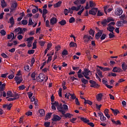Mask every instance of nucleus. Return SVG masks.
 Wrapping results in <instances>:
<instances>
[{
	"label": "nucleus",
	"instance_id": "nucleus-21",
	"mask_svg": "<svg viewBox=\"0 0 127 127\" xmlns=\"http://www.w3.org/2000/svg\"><path fill=\"white\" fill-rule=\"evenodd\" d=\"M39 113L40 114L41 117H43L45 116V111L44 109H40L39 110Z\"/></svg>",
	"mask_w": 127,
	"mask_h": 127
},
{
	"label": "nucleus",
	"instance_id": "nucleus-56",
	"mask_svg": "<svg viewBox=\"0 0 127 127\" xmlns=\"http://www.w3.org/2000/svg\"><path fill=\"white\" fill-rule=\"evenodd\" d=\"M11 107H12V104L10 103L9 105H7V109L9 111L10 110V109H11Z\"/></svg>",
	"mask_w": 127,
	"mask_h": 127
},
{
	"label": "nucleus",
	"instance_id": "nucleus-64",
	"mask_svg": "<svg viewBox=\"0 0 127 127\" xmlns=\"http://www.w3.org/2000/svg\"><path fill=\"white\" fill-rule=\"evenodd\" d=\"M27 94L28 95L29 98L31 99V98H32V96H33V93L28 92Z\"/></svg>",
	"mask_w": 127,
	"mask_h": 127
},
{
	"label": "nucleus",
	"instance_id": "nucleus-11",
	"mask_svg": "<svg viewBox=\"0 0 127 127\" xmlns=\"http://www.w3.org/2000/svg\"><path fill=\"white\" fill-rule=\"evenodd\" d=\"M107 29L110 32H111L113 34H115L114 33V30H115V27H113L112 26H108V27L107 28Z\"/></svg>",
	"mask_w": 127,
	"mask_h": 127
},
{
	"label": "nucleus",
	"instance_id": "nucleus-9",
	"mask_svg": "<svg viewBox=\"0 0 127 127\" xmlns=\"http://www.w3.org/2000/svg\"><path fill=\"white\" fill-rule=\"evenodd\" d=\"M57 23V19L54 17H53L50 20L51 25H54Z\"/></svg>",
	"mask_w": 127,
	"mask_h": 127
},
{
	"label": "nucleus",
	"instance_id": "nucleus-24",
	"mask_svg": "<svg viewBox=\"0 0 127 127\" xmlns=\"http://www.w3.org/2000/svg\"><path fill=\"white\" fill-rule=\"evenodd\" d=\"M81 82L84 84V85H86L89 83V81L84 78H81Z\"/></svg>",
	"mask_w": 127,
	"mask_h": 127
},
{
	"label": "nucleus",
	"instance_id": "nucleus-13",
	"mask_svg": "<svg viewBox=\"0 0 127 127\" xmlns=\"http://www.w3.org/2000/svg\"><path fill=\"white\" fill-rule=\"evenodd\" d=\"M111 121L114 125L122 126V123L121 121H120V120H118L117 122H116L114 119H111Z\"/></svg>",
	"mask_w": 127,
	"mask_h": 127
},
{
	"label": "nucleus",
	"instance_id": "nucleus-40",
	"mask_svg": "<svg viewBox=\"0 0 127 127\" xmlns=\"http://www.w3.org/2000/svg\"><path fill=\"white\" fill-rule=\"evenodd\" d=\"M6 95L8 97H12V92H11V91H7L6 92Z\"/></svg>",
	"mask_w": 127,
	"mask_h": 127
},
{
	"label": "nucleus",
	"instance_id": "nucleus-42",
	"mask_svg": "<svg viewBox=\"0 0 127 127\" xmlns=\"http://www.w3.org/2000/svg\"><path fill=\"white\" fill-rule=\"evenodd\" d=\"M102 15H104V13L101 11L98 10L97 12V16H102Z\"/></svg>",
	"mask_w": 127,
	"mask_h": 127
},
{
	"label": "nucleus",
	"instance_id": "nucleus-32",
	"mask_svg": "<svg viewBox=\"0 0 127 127\" xmlns=\"http://www.w3.org/2000/svg\"><path fill=\"white\" fill-rule=\"evenodd\" d=\"M34 39V37H30L29 38H28L26 40V41L27 42H32V41Z\"/></svg>",
	"mask_w": 127,
	"mask_h": 127
},
{
	"label": "nucleus",
	"instance_id": "nucleus-55",
	"mask_svg": "<svg viewBox=\"0 0 127 127\" xmlns=\"http://www.w3.org/2000/svg\"><path fill=\"white\" fill-rule=\"evenodd\" d=\"M100 120L102 121V122H104V121L107 120V118H106V117L103 115L102 117L100 118Z\"/></svg>",
	"mask_w": 127,
	"mask_h": 127
},
{
	"label": "nucleus",
	"instance_id": "nucleus-51",
	"mask_svg": "<svg viewBox=\"0 0 127 127\" xmlns=\"http://www.w3.org/2000/svg\"><path fill=\"white\" fill-rule=\"evenodd\" d=\"M64 15H68V13H69V10L68 9H64Z\"/></svg>",
	"mask_w": 127,
	"mask_h": 127
},
{
	"label": "nucleus",
	"instance_id": "nucleus-39",
	"mask_svg": "<svg viewBox=\"0 0 127 127\" xmlns=\"http://www.w3.org/2000/svg\"><path fill=\"white\" fill-rule=\"evenodd\" d=\"M106 36H107L106 34H102L100 39H101V40H105V39H106Z\"/></svg>",
	"mask_w": 127,
	"mask_h": 127
},
{
	"label": "nucleus",
	"instance_id": "nucleus-37",
	"mask_svg": "<svg viewBox=\"0 0 127 127\" xmlns=\"http://www.w3.org/2000/svg\"><path fill=\"white\" fill-rule=\"evenodd\" d=\"M21 23L23 24V25H26V24L28 23V21H27L26 20H22L21 21Z\"/></svg>",
	"mask_w": 127,
	"mask_h": 127
},
{
	"label": "nucleus",
	"instance_id": "nucleus-18",
	"mask_svg": "<svg viewBox=\"0 0 127 127\" xmlns=\"http://www.w3.org/2000/svg\"><path fill=\"white\" fill-rule=\"evenodd\" d=\"M51 105H55V106H56V107H57V110H58V108L60 106H62L63 107V105H62V104H61L60 105H59V103L58 102H56L55 101L54 103H52Z\"/></svg>",
	"mask_w": 127,
	"mask_h": 127
},
{
	"label": "nucleus",
	"instance_id": "nucleus-61",
	"mask_svg": "<svg viewBox=\"0 0 127 127\" xmlns=\"http://www.w3.org/2000/svg\"><path fill=\"white\" fill-rule=\"evenodd\" d=\"M1 56L3 57V58H7L8 57L6 54H5L4 53H3L1 54Z\"/></svg>",
	"mask_w": 127,
	"mask_h": 127
},
{
	"label": "nucleus",
	"instance_id": "nucleus-22",
	"mask_svg": "<svg viewBox=\"0 0 127 127\" xmlns=\"http://www.w3.org/2000/svg\"><path fill=\"white\" fill-rule=\"evenodd\" d=\"M107 23H108V20H107V19H104L101 22V24L103 26H106L107 25Z\"/></svg>",
	"mask_w": 127,
	"mask_h": 127
},
{
	"label": "nucleus",
	"instance_id": "nucleus-8",
	"mask_svg": "<svg viewBox=\"0 0 127 127\" xmlns=\"http://www.w3.org/2000/svg\"><path fill=\"white\" fill-rule=\"evenodd\" d=\"M103 32H104V30H100L99 32L96 33L95 35L96 39H99L100 37L102 36V35L103 34Z\"/></svg>",
	"mask_w": 127,
	"mask_h": 127
},
{
	"label": "nucleus",
	"instance_id": "nucleus-6",
	"mask_svg": "<svg viewBox=\"0 0 127 127\" xmlns=\"http://www.w3.org/2000/svg\"><path fill=\"white\" fill-rule=\"evenodd\" d=\"M112 71L115 73H121V72H123V69H122V68L120 67L115 66L113 68Z\"/></svg>",
	"mask_w": 127,
	"mask_h": 127
},
{
	"label": "nucleus",
	"instance_id": "nucleus-30",
	"mask_svg": "<svg viewBox=\"0 0 127 127\" xmlns=\"http://www.w3.org/2000/svg\"><path fill=\"white\" fill-rule=\"evenodd\" d=\"M97 73L100 77V78H103V74L102 71L100 69H97Z\"/></svg>",
	"mask_w": 127,
	"mask_h": 127
},
{
	"label": "nucleus",
	"instance_id": "nucleus-23",
	"mask_svg": "<svg viewBox=\"0 0 127 127\" xmlns=\"http://www.w3.org/2000/svg\"><path fill=\"white\" fill-rule=\"evenodd\" d=\"M1 6L3 8V7H5L6 6V3L4 0H1Z\"/></svg>",
	"mask_w": 127,
	"mask_h": 127
},
{
	"label": "nucleus",
	"instance_id": "nucleus-28",
	"mask_svg": "<svg viewBox=\"0 0 127 127\" xmlns=\"http://www.w3.org/2000/svg\"><path fill=\"white\" fill-rule=\"evenodd\" d=\"M69 46L70 47H76V46H77V44L74 42H70L69 43Z\"/></svg>",
	"mask_w": 127,
	"mask_h": 127
},
{
	"label": "nucleus",
	"instance_id": "nucleus-27",
	"mask_svg": "<svg viewBox=\"0 0 127 127\" xmlns=\"http://www.w3.org/2000/svg\"><path fill=\"white\" fill-rule=\"evenodd\" d=\"M89 33L90 35H92V36L94 37V36L95 35V31L92 29H90L89 31Z\"/></svg>",
	"mask_w": 127,
	"mask_h": 127
},
{
	"label": "nucleus",
	"instance_id": "nucleus-60",
	"mask_svg": "<svg viewBox=\"0 0 127 127\" xmlns=\"http://www.w3.org/2000/svg\"><path fill=\"white\" fill-rule=\"evenodd\" d=\"M109 38H114L115 37V35L113 34L112 33H110L109 34Z\"/></svg>",
	"mask_w": 127,
	"mask_h": 127
},
{
	"label": "nucleus",
	"instance_id": "nucleus-2",
	"mask_svg": "<svg viewBox=\"0 0 127 127\" xmlns=\"http://www.w3.org/2000/svg\"><path fill=\"white\" fill-rule=\"evenodd\" d=\"M37 82H43L44 79H45V76L42 73H40L39 76L37 77Z\"/></svg>",
	"mask_w": 127,
	"mask_h": 127
},
{
	"label": "nucleus",
	"instance_id": "nucleus-57",
	"mask_svg": "<svg viewBox=\"0 0 127 127\" xmlns=\"http://www.w3.org/2000/svg\"><path fill=\"white\" fill-rule=\"evenodd\" d=\"M95 106L97 110H100L101 108H102V104H100V105H98V104H96Z\"/></svg>",
	"mask_w": 127,
	"mask_h": 127
},
{
	"label": "nucleus",
	"instance_id": "nucleus-20",
	"mask_svg": "<svg viewBox=\"0 0 127 127\" xmlns=\"http://www.w3.org/2000/svg\"><path fill=\"white\" fill-rule=\"evenodd\" d=\"M80 120L83 122V123H85L86 124H88V123L90 122V120H87V118H85L84 117H81Z\"/></svg>",
	"mask_w": 127,
	"mask_h": 127
},
{
	"label": "nucleus",
	"instance_id": "nucleus-47",
	"mask_svg": "<svg viewBox=\"0 0 127 127\" xmlns=\"http://www.w3.org/2000/svg\"><path fill=\"white\" fill-rule=\"evenodd\" d=\"M103 97V94L102 93H99L97 95V100H101Z\"/></svg>",
	"mask_w": 127,
	"mask_h": 127
},
{
	"label": "nucleus",
	"instance_id": "nucleus-15",
	"mask_svg": "<svg viewBox=\"0 0 127 127\" xmlns=\"http://www.w3.org/2000/svg\"><path fill=\"white\" fill-rule=\"evenodd\" d=\"M84 105H87V104H88L89 106H92V105H93V102L89 100L84 99Z\"/></svg>",
	"mask_w": 127,
	"mask_h": 127
},
{
	"label": "nucleus",
	"instance_id": "nucleus-31",
	"mask_svg": "<svg viewBox=\"0 0 127 127\" xmlns=\"http://www.w3.org/2000/svg\"><path fill=\"white\" fill-rule=\"evenodd\" d=\"M24 70H25V71H27V72H29V71H30V69H29V65L27 64L25 65V66L24 67Z\"/></svg>",
	"mask_w": 127,
	"mask_h": 127
},
{
	"label": "nucleus",
	"instance_id": "nucleus-44",
	"mask_svg": "<svg viewBox=\"0 0 127 127\" xmlns=\"http://www.w3.org/2000/svg\"><path fill=\"white\" fill-rule=\"evenodd\" d=\"M37 43V42L36 41H34V43H33V47H32V49H36V44Z\"/></svg>",
	"mask_w": 127,
	"mask_h": 127
},
{
	"label": "nucleus",
	"instance_id": "nucleus-4",
	"mask_svg": "<svg viewBox=\"0 0 127 127\" xmlns=\"http://www.w3.org/2000/svg\"><path fill=\"white\" fill-rule=\"evenodd\" d=\"M123 12H124V11H123V9L121 8H117L115 10V14L116 15H117V16L122 15Z\"/></svg>",
	"mask_w": 127,
	"mask_h": 127
},
{
	"label": "nucleus",
	"instance_id": "nucleus-50",
	"mask_svg": "<svg viewBox=\"0 0 127 127\" xmlns=\"http://www.w3.org/2000/svg\"><path fill=\"white\" fill-rule=\"evenodd\" d=\"M104 114H105V116H108L109 115V109H106L104 111Z\"/></svg>",
	"mask_w": 127,
	"mask_h": 127
},
{
	"label": "nucleus",
	"instance_id": "nucleus-29",
	"mask_svg": "<svg viewBox=\"0 0 127 127\" xmlns=\"http://www.w3.org/2000/svg\"><path fill=\"white\" fill-rule=\"evenodd\" d=\"M89 6L90 7H93V6H96V3L94 2L93 1H90Z\"/></svg>",
	"mask_w": 127,
	"mask_h": 127
},
{
	"label": "nucleus",
	"instance_id": "nucleus-63",
	"mask_svg": "<svg viewBox=\"0 0 127 127\" xmlns=\"http://www.w3.org/2000/svg\"><path fill=\"white\" fill-rule=\"evenodd\" d=\"M19 90H24V89H25V86H24V85H22L19 86Z\"/></svg>",
	"mask_w": 127,
	"mask_h": 127
},
{
	"label": "nucleus",
	"instance_id": "nucleus-25",
	"mask_svg": "<svg viewBox=\"0 0 127 127\" xmlns=\"http://www.w3.org/2000/svg\"><path fill=\"white\" fill-rule=\"evenodd\" d=\"M59 24H61V25H65L67 23V22L66 20L63 19L61 21L59 22Z\"/></svg>",
	"mask_w": 127,
	"mask_h": 127
},
{
	"label": "nucleus",
	"instance_id": "nucleus-1",
	"mask_svg": "<svg viewBox=\"0 0 127 127\" xmlns=\"http://www.w3.org/2000/svg\"><path fill=\"white\" fill-rule=\"evenodd\" d=\"M58 110L59 112L62 114L63 116L61 117H64L66 119H67V118H68V119H71V118L73 117V115L70 113L66 114V111H68V106H67L66 104H64L63 106H62V104H61L59 107H58Z\"/></svg>",
	"mask_w": 127,
	"mask_h": 127
},
{
	"label": "nucleus",
	"instance_id": "nucleus-7",
	"mask_svg": "<svg viewBox=\"0 0 127 127\" xmlns=\"http://www.w3.org/2000/svg\"><path fill=\"white\" fill-rule=\"evenodd\" d=\"M84 72H82V75L83 76H89V75H90L92 74L91 72V71L89 70L88 69L85 68L84 69Z\"/></svg>",
	"mask_w": 127,
	"mask_h": 127
},
{
	"label": "nucleus",
	"instance_id": "nucleus-10",
	"mask_svg": "<svg viewBox=\"0 0 127 127\" xmlns=\"http://www.w3.org/2000/svg\"><path fill=\"white\" fill-rule=\"evenodd\" d=\"M61 120V117H60L58 115H55L54 116V117L52 119V121H53V122H58Z\"/></svg>",
	"mask_w": 127,
	"mask_h": 127
},
{
	"label": "nucleus",
	"instance_id": "nucleus-33",
	"mask_svg": "<svg viewBox=\"0 0 127 127\" xmlns=\"http://www.w3.org/2000/svg\"><path fill=\"white\" fill-rule=\"evenodd\" d=\"M68 54V51L66 50H64L62 52V55L64 56H66V55Z\"/></svg>",
	"mask_w": 127,
	"mask_h": 127
},
{
	"label": "nucleus",
	"instance_id": "nucleus-54",
	"mask_svg": "<svg viewBox=\"0 0 127 127\" xmlns=\"http://www.w3.org/2000/svg\"><path fill=\"white\" fill-rule=\"evenodd\" d=\"M120 18H121V20H124V19H126V15H125V14H122L120 16Z\"/></svg>",
	"mask_w": 127,
	"mask_h": 127
},
{
	"label": "nucleus",
	"instance_id": "nucleus-34",
	"mask_svg": "<svg viewBox=\"0 0 127 127\" xmlns=\"http://www.w3.org/2000/svg\"><path fill=\"white\" fill-rule=\"evenodd\" d=\"M35 72H33L31 74V77L32 78V80H33V81H35V80H36V79H35Z\"/></svg>",
	"mask_w": 127,
	"mask_h": 127
},
{
	"label": "nucleus",
	"instance_id": "nucleus-17",
	"mask_svg": "<svg viewBox=\"0 0 127 127\" xmlns=\"http://www.w3.org/2000/svg\"><path fill=\"white\" fill-rule=\"evenodd\" d=\"M9 22L11 24V27H13V25H14V19H13V17L9 19Z\"/></svg>",
	"mask_w": 127,
	"mask_h": 127
},
{
	"label": "nucleus",
	"instance_id": "nucleus-48",
	"mask_svg": "<svg viewBox=\"0 0 127 127\" xmlns=\"http://www.w3.org/2000/svg\"><path fill=\"white\" fill-rule=\"evenodd\" d=\"M32 24H33V22H32V19L29 18L28 25H32Z\"/></svg>",
	"mask_w": 127,
	"mask_h": 127
},
{
	"label": "nucleus",
	"instance_id": "nucleus-19",
	"mask_svg": "<svg viewBox=\"0 0 127 127\" xmlns=\"http://www.w3.org/2000/svg\"><path fill=\"white\" fill-rule=\"evenodd\" d=\"M52 115V113H48L45 117V120L48 121V120L50 119V118H51V116Z\"/></svg>",
	"mask_w": 127,
	"mask_h": 127
},
{
	"label": "nucleus",
	"instance_id": "nucleus-52",
	"mask_svg": "<svg viewBox=\"0 0 127 127\" xmlns=\"http://www.w3.org/2000/svg\"><path fill=\"white\" fill-rule=\"evenodd\" d=\"M50 122H45L44 123V126L45 127H50Z\"/></svg>",
	"mask_w": 127,
	"mask_h": 127
},
{
	"label": "nucleus",
	"instance_id": "nucleus-46",
	"mask_svg": "<svg viewBox=\"0 0 127 127\" xmlns=\"http://www.w3.org/2000/svg\"><path fill=\"white\" fill-rule=\"evenodd\" d=\"M0 33L1 34V35H5L6 34V32H5L4 29H3L0 31Z\"/></svg>",
	"mask_w": 127,
	"mask_h": 127
},
{
	"label": "nucleus",
	"instance_id": "nucleus-26",
	"mask_svg": "<svg viewBox=\"0 0 127 127\" xmlns=\"http://www.w3.org/2000/svg\"><path fill=\"white\" fill-rule=\"evenodd\" d=\"M61 3H62V1H58L56 4L54 5V7H59L61 5Z\"/></svg>",
	"mask_w": 127,
	"mask_h": 127
},
{
	"label": "nucleus",
	"instance_id": "nucleus-58",
	"mask_svg": "<svg viewBox=\"0 0 127 127\" xmlns=\"http://www.w3.org/2000/svg\"><path fill=\"white\" fill-rule=\"evenodd\" d=\"M85 9L84 8H83L81 10L79 11L78 12H77V14L78 15H81V14H82V13L83 12V11H84V10Z\"/></svg>",
	"mask_w": 127,
	"mask_h": 127
},
{
	"label": "nucleus",
	"instance_id": "nucleus-3",
	"mask_svg": "<svg viewBox=\"0 0 127 127\" xmlns=\"http://www.w3.org/2000/svg\"><path fill=\"white\" fill-rule=\"evenodd\" d=\"M97 11L98 8L93 7L90 10H89V14H91V15H96V14H97Z\"/></svg>",
	"mask_w": 127,
	"mask_h": 127
},
{
	"label": "nucleus",
	"instance_id": "nucleus-38",
	"mask_svg": "<svg viewBox=\"0 0 127 127\" xmlns=\"http://www.w3.org/2000/svg\"><path fill=\"white\" fill-rule=\"evenodd\" d=\"M70 96H71V98L72 100H75L77 98H76V96L75 95V94H71V93H69Z\"/></svg>",
	"mask_w": 127,
	"mask_h": 127
},
{
	"label": "nucleus",
	"instance_id": "nucleus-53",
	"mask_svg": "<svg viewBox=\"0 0 127 127\" xmlns=\"http://www.w3.org/2000/svg\"><path fill=\"white\" fill-rule=\"evenodd\" d=\"M8 75V73L1 74L0 77L1 78H5Z\"/></svg>",
	"mask_w": 127,
	"mask_h": 127
},
{
	"label": "nucleus",
	"instance_id": "nucleus-43",
	"mask_svg": "<svg viewBox=\"0 0 127 127\" xmlns=\"http://www.w3.org/2000/svg\"><path fill=\"white\" fill-rule=\"evenodd\" d=\"M123 24V23L122 22V21H118L117 23H116V25L117 26H122Z\"/></svg>",
	"mask_w": 127,
	"mask_h": 127
},
{
	"label": "nucleus",
	"instance_id": "nucleus-59",
	"mask_svg": "<svg viewBox=\"0 0 127 127\" xmlns=\"http://www.w3.org/2000/svg\"><path fill=\"white\" fill-rule=\"evenodd\" d=\"M39 43L40 46H44V45L45 44V42H44V41H39Z\"/></svg>",
	"mask_w": 127,
	"mask_h": 127
},
{
	"label": "nucleus",
	"instance_id": "nucleus-45",
	"mask_svg": "<svg viewBox=\"0 0 127 127\" xmlns=\"http://www.w3.org/2000/svg\"><path fill=\"white\" fill-rule=\"evenodd\" d=\"M35 51L34 50H29L28 51V54H29V55H31V54H33L34 53Z\"/></svg>",
	"mask_w": 127,
	"mask_h": 127
},
{
	"label": "nucleus",
	"instance_id": "nucleus-49",
	"mask_svg": "<svg viewBox=\"0 0 127 127\" xmlns=\"http://www.w3.org/2000/svg\"><path fill=\"white\" fill-rule=\"evenodd\" d=\"M17 98L16 97H14L13 98H9L7 99V101L8 102H11L12 101H14L15 100H16Z\"/></svg>",
	"mask_w": 127,
	"mask_h": 127
},
{
	"label": "nucleus",
	"instance_id": "nucleus-41",
	"mask_svg": "<svg viewBox=\"0 0 127 127\" xmlns=\"http://www.w3.org/2000/svg\"><path fill=\"white\" fill-rule=\"evenodd\" d=\"M107 22H111V21H115V19H113L112 17H109L107 19Z\"/></svg>",
	"mask_w": 127,
	"mask_h": 127
},
{
	"label": "nucleus",
	"instance_id": "nucleus-12",
	"mask_svg": "<svg viewBox=\"0 0 127 127\" xmlns=\"http://www.w3.org/2000/svg\"><path fill=\"white\" fill-rule=\"evenodd\" d=\"M16 7H17V3L16 2L13 3L11 5V11H13V10H15Z\"/></svg>",
	"mask_w": 127,
	"mask_h": 127
},
{
	"label": "nucleus",
	"instance_id": "nucleus-62",
	"mask_svg": "<svg viewBox=\"0 0 127 127\" xmlns=\"http://www.w3.org/2000/svg\"><path fill=\"white\" fill-rule=\"evenodd\" d=\"M48 13V10L46 9H43V14H47Z\"/></svg>",
	"mask_w": 127,
	"mask_h": 127
},
{
	"label": "nucleus",
	"instance_id": "nucleus-16",
	"mask_svg": "<svg viewBox=\"0 0 127 127\" xmlns=\"http://www.w3.org/2000/svg\"><path fill=\"white\" fill-rule=\"evenodd\" d=\"M122 68L123 70V71H127V65L126 63L124 62L122 64Z\"/></svg>",
	"mask_w": 127,
	"mask_h": 127
},
{
	"label": "nucleus",
	"instance_id": "nucleus-5",
	"mask_svg": "<svg viewBox=\"0 0 127 127\" xmlns=\"http://www.w3.org/2000/svg\"><path fill=\"white\" fill-rule=\"evenodd\" d=\"M89 83L91 84L90 87L92 88H97V87H100V85L97 84V83H96L95 81L93 80H90L89 81Z\"/></svg>",
	"mask_w": 127,
	"mask_h": 127
},
{
	"label": "nucleus",
	"instance_id": "nucleus-35",
	"mask_svg": "<svg viewBox=\"0 0 127 127\" xmlns=\"http://www.w3.org/2000/svg\"><path fill=\"white\" fill-rule=\"evenodd\" d=\"M69 23H73V22H75V18H74L73 17L70 18L69 20Z\"/></svg>",
	"mask_w": 127,
	"mask_h": 127
},
{
	"label": "nucleus",
	"instance_id": "nucleus-14",
	"mask_svg": "<svg viewBox=\"0 0 127 127\" xmlns=\"http://www.w3.org/2000/svg\"><path fill=\"white\" fill-rule=\"evenodd\" d=\"M110 110L112 111V112L113 113L115 116H117V115L120 114V111L118 109L114 110L113 108H110Z\"/></svg>",
	"mask_w": 127,
	"mask_h": 127
},
{
	"label": "nucleus",
	"instance_id": "nucleus-36",
	"mask_svg": "<svg viewBox=\"0 0 127 127\" xmlns=\"http://www.w3.org/2000/svg\"><path fill=\"white\" fill-rule=\"evenodd\" d=\"M74 4H76V5H79L81 4L80 2V0H76L73 2Z\"/></svg>",
	"mask_w": 127,
	"mask_h": 127
}]
</instances>
